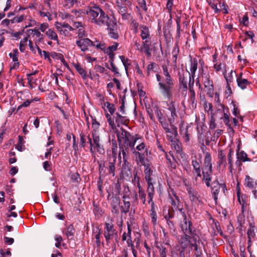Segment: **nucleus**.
Returning <instances> with one entry per match:
<instances>
[{"mask_svg":"<svg viewBox=\"0 0 257 257\" xmlns=\"http://www.w3.org/2000/svg\"><path fill=\"white\" fill-rule=\"evenodd\" d=\"M241 76L242 73L240 74L239 77L237 78L236 81L238 86L242 89H244L246 87L247 85L249 84V82L246 79L242 78Z\"/></svg>","mask_w":257,"mask_h":257,"instance_id":"473e14b6","label":"nucleus"},{"mask_svg":"<svg viewBox=\"0 0 257 257\" xmlns=\"http://www.w3.org/2000/svg\"><path fill=\"white\" fill-rule=\"evenodd\" d=\"M200 163L201 160L200 159H193L192 161V165L193 167V173H195L197 176L201 177V170H200Z\"/></svg>","mask_w":257,"mask_h":257,"instance_id":"cd10ccee","label":"nucleus"},{"mask_svg":"<svg viewBox=\"0 0 257 257\" xmlns=\"http://www.w3.org/2000/svg\"><path fill=\"white\" fill-rule=\"evenodd\" d=\"M122 198L123 199L124 206L122 207L121 212L126 213L129 211L131 204L129 201H126V199L128 198V197L126 194H124Z\"/></svg>","mask_w":257,"mask_h":257,"instance_id":"58836bf2","label":"nucleus"},{"mask_svg":"<svg viewBox=\"0 0 257 257\" xmlns=\"http://www.w3.org/2000/svg\"><path fill=\"white\" fill-rule=\"evenodd\" d=\"M104 106L106 107L108 111L111 114H113L115 110L114 106L113 104L110 103L108 102H105L104 103Z\"/></svg>","mask_w":257,"mask_h":257,"instance_id":"09e8293b","label":"nucleus"},{"mask_svg":"<svg viewBox=\"0 0 257 257\" xmlns=\"http://www.w3.org/2000/svg\"><path fill=\"white\" fill-rule=\"evenodd\" d=\"M28 41V37L24 38L20 41L19 45V49L21 52H23L26 49Z\"/></svg>","mask_w":257,"mask_h":257,"instance_id":"c03bdc74","label":"nucleus"},{"mask_svg":"<svg viewBox=\"0 0 257 257\" xmlns=\"http://www.w3.org/2000/svg\"><path fill=\"white\" fill-rule=\"evenodd\" d=\"M138 156L139 162H137L138 164H141L144 167V173L145 175L146 180H150L151 179H153L152 177L153 173V167L152 164H150L149 161L144 160V157L143 155L139 153L137 154Z\"/></svg>","mask_w":257,"mask_h":257,"instance_id":"6e6552de","label":"nucleus"},{"mask_svg":"<svg viewBox=\"0 0 257 257\" xmlns=\"http://www.w3.org/2000/svg\"><path fill=\"white\" fill-rule=\"evenodd\" d=\"M218 164L220 167L225 168L226 166V154L222 150L218 151Z\"/></svg>","mask_w":257,"mask_h":257,"instance_id":"bb28decb","label":"nucleus"},{"mask_svg":"<svg viewBox=\"0 0 257 257\" xmlns=\"http://www.w3.org/2000/svg\"><path fill=\"white\" fill-rule=\"evenodd\" d=\"M105 116L107 118V120L108 122V123L109 125L111 126V127L112 129L115 128V124L113 121V119H112L111 115L106 112L105 113Z\"/></svg>","mask_w":257,"mask_h":257,"instance_id":"bf43d9fd","label":"nucleus"},{"mask_svg":"<svg viewBox=\"0 0 257 257\" xmlns=\"http://www.w3.org/2000/svg\"><path fill=\"white\" fill-rule=\"evenodd\" d=\"M157 67V64L155 63H151L147 66L148 75H150L152 71H155V69Z\"/></svg>","mask_w":257,"mask_h":257,"instance_id":"680f3d73","label":"nucleus"},{"mask_svg":"<svg viewBox=\"0 0 257 257\" xmlns=\"http://www.w3.org/2000/svg\"><path fill=\"white\" fill-rule=\"evenodd\" d=\"M27 79H28L29 87L31 88H34L36 86V79H34L31 76V77H27Z\"/></svg>","mask_w":257,"mask_h":257,"instance_id":"69168bd1","label":"nucleus"},{"mask_svg":"<svg viewBox=\"0 0 257 257\" xmlns=\"http://www.w3.org/2000/svg\"><path fill=\"white\" fill-rule=\"evenodd\" d=\"M121 153L122 155L123 164L122 165L120 176L123 178L127 179L132 176V170L129 162L127 161L128 156L127 155V152L124 151L120 152L118 155L119 159H121Z\"/></svg>","mask_w":257,"mask_h":257,"instance_id":"423d86ee","label":"nucleus"},{"mask_svg":"<svg viewBox=\"0 0 257 257\" xmlns=\"http://www.w3.org/2000/svg\"><path fill=\"white\" fill-rule=\"evenodd\" d=\"M45 34L49 39L53 41H58V36L52 29H48V30L46 31Z\"/></svg>","mask_w":257,"mask_h":257,"instance_id":"4c0bfd02","label":"nucleus"},{"mask_svg":"<svg viewBox=\"0 0 257 257\" xmlns=\"http://www.w3.org/2000/svg\"><path fill=\"white\" fill-rule=\"evenodd\" d=\"M94 69L96 72H99L102 74H107V70L103 67L100 65H95Z\"/></svg>","mask_w":257,"mask_h":257,"instance_id":"0e129e2a","label":"nucleus"},{"mask_svg":"<svg viewBox=\"0 0 257 257\" xmlns=\"http://www.w3.org/2000/svg\"><path fill=\"white\" fill-rule=\"evenodd\" d=\"M209 4L211 8L214 10L215 13H217L220 11V10L217 8V3H215L214 0L210 1Z\"/></svg>","mask_w":257,"mask_h":257,"instance_id":"052dcab7","label":"nucleus"},{"mask_svg":"<svg viewBox=\"0 0 257 257\" xmlns=\"http://www.w3.org/2000/svg\"><path fill=\"white\" fill-rule=\"evenodd\" d=\"M25 28L32 27L37 26L38 23L31 16L27 15L25 21Z\"/></svg>","mask_w":257,"mask_h":257,"instance_id":"72a5a7b5","label":"nucleus"},{"mask_svg":"<svg viewBox=\"0 0 257 257\" xmlns=\"http://www.w3.org/2000/svg\"><path fill=\"white\" fill-rule=\"evenodd\" d=\"M170 203L172 205L173 208L179 211L182 216H185V211L183 208V205L180 202L179 197L176 195L173 191L171 193H169Z\"/></svg>","mask_w":257,"mask_h":257,"instance_id":"f8f14e48","label":"nucleus"},{"mask_svg":"<svg viewBox=\"0 0 257 257\" xmlns=\"http://www.w3.org/2000/svg\"><path fill=\"white\" fill-rule=\"evenodd\" d=\"M86 14L91 23L99 26L105 25L111 19L97 5L88 7Z\"/></svg>","mask_w":257,"mask_h":257,"instance_id":"7ed1b4c3","label":"nucleus"},{"mask_svg":"<svg viewBox=\"0 0 257 257\" xmlns=\"http://www.w3.org/2000/svg\"><path fill=\"white\" fill-rule=\"evenodd\" d=\"M26 34L28 38L30 39L29 40H31L32 39H33L36 46L39 45L44 40V36L41 33L40 31L38 29H28L26 31Z\"/></svg>","mask_w":257,"mask_h":257,"instance_id":"9b49d317","label":"nucleus"},{"mask_svg":"<svg viewBox=\"0 0 257 257\" xmlns=\"http://www.w3.org/2000/svg\"><path fill=\"white\" fill-rule=\"evenodd\" d=\"M179 105L175 101H171L167 103L166 114L171 123H173L178 118Z\"/></svg>","mask_w":257,"mask_h":257,"instance_id":"0eeeda50","label":"nucleus"},{"mask_svg":"<svg viewBox=\"0 0 257 257\" xmlns=\"http://www.w3.org/2000/svg\"><path fill=\"white\" fill-rule=\"evenodd\" d=\"M36 47L40 55H41L42 57L43 56L45 59H49V60L50 59L48 52H46V51H42L39 47V45H37V46Z\"/></svg>","mask_w":257,"mask_h":257,"instance_id":"864d4df0","label":"nucleus"},{"mask_svg":"<svg viewBox=\"0 0 257 257\" xmlns=\"http://www.w3.org/2000/svg\"><path fill=\"white\" fill-rule=\"evenodd\" d=\"M117 153L115 148H112V154L109 157L105 166L108 171V174L114 177L115 175V164L116 162Z\"/></svg>","mask_w":257,"mask_h":257,"instance_id":"1a4fd4ad","label":"nucleus"},{"mask_svg":"<svg viewBox=\"0 0 257 257\" xmlns=\"http://www.w3.org/2000/svg\"><path fill=\"white\" fill-rule=\"evenodd\" d=\"M18 55L19 52L18 49H15L13 50L12 53H10L9 54V56L12 58L13 61L15 62L14 67L17 66L18 67L19 65V60H18Z\"/></svg>","mask_w":257,"mask_h":257,"instance_id":"e433bc0d","label":"nucleus"},{"mask_svg":"<svg viewBox=\"0 0 257 257\" xmlns=\"http://www.w3.org/2000/svg\"><path fill=\"white\" fill-rule=\"evenodd\" d=\"M211 161V157L210 154L208 152L206 153L204 158V167H212V164Z\"/></svg>","mask_w":257,"mask_h":257,"instance_id":"79ce46f5","label":"nucleus"},{"mask_svg":"<svg viewBox=\"0 0 257 257\" xmlns=\"http://www.w3.org/2000/svg\"><path fill=\"white\" fill-rule=\"evenodd\" d=\"M63 3L64 6L70 8L73 7L74 5L77 3V0H63Z\"/></svg>","mask_w":257,"mask_h":257,"instance_id":"8fccbe9b","label":"nucleus"},{"mask_svg":"<svg viewBox=\"0 0 257 257\" xmlns=\"http://www.w3.org/2000/svg\"><path fill=\"white\" fill-rule=\"evenodd\" d=\"M148 184L147 187V193L148 196L149 198V200H152L155 194V189L154 187V184H155V182L154 181L153 179H150V180H146Z\"/></svg>","mask_w":257,"mask_h":257,"instance_id":"a878e982","label":"nucleus"},{"mask_svg":"<svg viewBox=\"0 0 257 257\" xmlns=\"http://www.w3.org/2000/svg\"><path fill=\"white\" fill-rule=\"evenodd\" d=\"M244 185L246 187L250 189H252L254 186L253 179L250 177L248 175L245 176Z\"/></svg>","mask_w":257,"mask_h":257,"instance_id":"a19ab883","label":"nucleus"},{"mask_svg":"<svg viewBox=\"0 0 257 257\" xmlns=\"http://www.w3.org/2000/svg\"><path fill=\"white\" fill-rule=\"evenodd\" d=\"M254 230L255 226L254 223H250L247 232L249 241H250L251 239L255 237V233Z\"/></svg>","mask_w":257,"mask_h":257,"instance_id":"c9c22d12","label":"nucleus"},{"mask_svg":"<svg viewBox=\"0 0 257 257\" xmlns=\"http://www.w3.org/2000/svg\"><path fill=\"white\" fill-rule=\"evenodd\" d=\"M73 27L74 28V30L75 29H78L77 36L79 38V39L85 38L84 37L87 36V34L84 30V28L81 22H74L73 24Z\"/></svg>","mask_w":257,"mask_h":257,"instance_id":"4be33fe9","label":"nucleus"},{"mask_svg":"<svg viewBox=\"0 0 257 257\" xmlns=\"http://www.w3.org/2000/svg\"><path fill=\"white\" fill-rule=\"evenodd\" d=\"M189 198L191 201L196 202V199L198 197L197 193L194 191H189Z\"/></svg>","mask_w":257,"mask_h":257,"instance_id":"338daca9","label":"nucleus"},{"mask_svg":"<svg viewBox=\"0 0 257 257\" xmlns=\"http://www.w3.org/2000/svg\"><path fill=\"white\" fill-rule=\"evenodd\" d=\"M163 215L166 220H169L174 217V211L173 209L165 207L163 210Z\"/></svg>","mask_w":257,"mask_h":257,"instance_id":"7c9ffc66","label":"nucleus"},{"mask_svg":"<svg viewBox=\"0 0 257 257\" xmlns=\"http://www.w3.org/2000/svg\"><path fill=\"white\" fill-rule=\"evenodd\" d=\"M211 188L213 198L215 201H216L217 199V196L220 188H222L223 192H224L225 190L226 189V186L225 184H219L217 182L212 183Z\"/></svg>","mask_w":257,"mask_h":257,"instance_id":"aec40b11","label":"nucleus"},{"mask_svg":"<svg viewBox=\"0 0 257 257\" xmlns=\"http://www.w3.org/2000/svg\"><path fill=\"white\" fill-rule=\"evenodd\" d=\"M27 18V15H22L19 16L15 17L12 19V24L19 23L25 21Z\"/></svg>","mask_w":257,"mask_h":257,"instance_id":"de8ad7c7","label":"nucleus"},{"mask_svg":"<svg viewBox=\"0 0 257 257\" xmlns=\"http://www.w3.org/2000/svg\"><path fill=\"white\" fill-rule=\"evenodd\" d=\"M238 157L243 162L248 161L247 154L243 151H241L238 154Z\"/></svg>","mask_w":257,"mask_h":257,"instance_id":"774afa93","label":"nucleus"},{"mask_svg":"<svg viewBox=\"0 0 257 257\" xmlns=\"http://www.w3.org/2000/svg\"><path fill=\"white\" fill-rule=\"evenodd\" d=\"M198 61L197 59H190V71L189 72V75L195 76V72L197 69Z\"/></svg>","mask_w":257,"mask_h":257,"instance_id":"c756f323","label":"nucleus"},{"mask_svg":"<svg viewBox=\"0 0 257 257\" xmlns=\"http://www.w3.org/2000/svg\"><path fill=\"white\" fill-rule=\"evenodd\" d=\"M104 230V237L107 241L111 239L114 234L115 229L113 225L111 223H105Z\"/></svg>","mask_w":257,"mask_h":257,"instance_id":"6ab92c4d","label":"nucleus"},{"mask_svg":"<svg viewBox=\"0 0 257 257\" xmlns=\"http://www.w3.org/2000/svg\"><path fill=\"white\" fill-rule=\"evenodd\" d=\"M233 71L231 70L230 72L228 74H224V77L226 79L227 84H229V83L231 82L233 80Z\"/></svg>","mask_w":257,"mask_h":257,"instance_id":"e2e57ef3","label":"nucleus"},{"mask_svg":"<svg viewBox=\"0 0 257 257\" xmlns=\"http://www.w3.org/2000/svg\"><path fill=\"white\" fill-rule=\"evenodd\" d=\"M169 64V62L168 61L167 64L162 66L164 78L162 79L161 75L157 74L156 78L159 82V87L161 93L164 97L170 98L172 96V89L174 85V81L170 75Z\"/></svg>","mask_w":257,"mask_h":257,"instance_id":"f03ea898","label":"nucleus"},{"mask_svg":"<svg viewBox=\"0 0 257 257\" xmlns=\"http://www.w3.org/2000/svg\"><path fill=\"white\" fill-rule=\"evenodd\" d=\"M56 28L61 35L66 37L70 36V31L74 30L73 27H72L68 24L65 23H64L63 24L57 23L56 25Z\"/></svg>","mask_w":257,"mask_h":257,"instance_id":"2eb2a0df","label":"nucleus"},{"mask_svg":"<svg viewBox=\"0 0 257 257\" xmlns=\"http://www.w3.org/2000/svg\"><path fill=\"white\" fill-rule=\"evenodd\" d=\"M167 137L169 141L171 142H173L174 140H177L176 139V135L177 134V128L175 126H171L169 131L166 132Z\"/></svg>","mask_w":257,"mask_h":257,"instance_id":"c85d7f7f","label":"nucleus"},{"mask_svg":"<svg viewBox=\"0 0 257 257\" xmlns=\"http://www.w3.org/2000/svg\"><path fill=\"white\" fill-rule=\"evenodd\" d=\"M191 234H185L184 236H182L180 239V244L183 249H185L189 245L194 246L195 249L197 250V246L195 244L191 242Z\"/></svg>","mask_w":257,"mask_h":257,"instance_id":"412c9836","label":"nucleus"},{"mask_svg":"<svg viewBox=\"0 0 257 257\" xmlns=\"http://www.w3.org/2000/svg\"><path fill=\"white\" fill-rule=\"evenodd\" d=\"M117 139L119 142V151H124L127 152L128 156L129 150L131 149L136 157L137 162H139L138 153L143 155L144 160L148 156V148L142 138L139 135H132L129 132L124 129L117 134Z\"/></svg>","mask_w":257,"mask_h":257,"instance_id":"f257e3e1","label":"nucleus"},{"mask_svg":"<svg viewBox=\"0 0 257 257\" xmlns=\"http://www.w3.org/2000/svg\"><path fill=\"white\" fill-rule=\"evenodd\" d=\"M159 121L162 124V125L164 129L165 130L166 132L167 131H169L171 126H174V125L173 124V123H171L170 122V124H168L166 122H165V118L164 117H163V119H162V121Z\"/></svg>","mask_w":257,"mask_h":257,"instance_id":"5fc2aeb1","label":"nucleus"},{"mask_svg":"<svg viewBox=\"0 0 257 257\" xmlns=\"http://www.w3.org/2000/svg\"><path fill=\"white\" fill-rule=\"evenodd\" d=\"M214 227H215L216 229L213 233L214 235H216L218 234H219L221 236H223V233L221 229L218 222H214Z\"/></svg>","mask_w":257,"mask_h":257,"instance_id":"603ef678","label":"nucleus"},{"mask_svg":"<svg viewBox=\"0 0 257 257\" xmlns=\"http://www.w3.org/2000/svg\"><path fill=\"white\" fill-rule=\"evenodd\" d=\"M133 41L135 43V45L136 47V49L140 51V52H144L145 53V48H144V41L142 42V45L141 46L139 42H138V41L136 39H133Z\"/></svg>","mask_w":257,"mask_h":257,"instance_id":"6e6d98bb","label":"nucleus"},{"mask_svg":"<svg viewBox=\"0 0 257 257\" xmlns=\"http://www.w3.org/2000/svg\"><path fill=\"white\" fill-rule=\"evenodd\" d=\"M105 43L99 42L96 40L93 41L91 46L96 48L97 49H100L102 51L104 49Z\"/></svg>","mask_w":257,"mask_h":257,"instance_id":"37998d69","label":"nucleus"},{"mask_svg":"<svg viewBox=\"0 0 257 257\" xmlns=\"http://www.w3.org/2000/svg\"><path fill=\"white\" fill-rule=\"evenodd\" d=\"M105 25L107 27L108 35L110 37L114 39H116L118 37V34L117 31L116 22L113 18H111V20Z\"/></svg>","mask_w":257,"mask_h":257,"instance_id":"4468645a","label":"nucleus"},{"mask_svg":"<svg viewBox=\"0 0 257 257\" xmlns=\"http://www.w3.org/2000/svg\"><path fill=\"white\" fill-rule=\"evenodd\" d=\"M24 143L23 138L21 136H19V143L16 147L18 151L22 152L25 149Z\"/></svg>","mask_w":257,"mask_h":257,"instance_id":"49530a36","label":"nucleus"},{"mask_svg":"<svg viewBox=\"0 0 257 257\" xmlns=\"http://www.w3.org/2000/svg\"><path fill=\"white\" fill-rule=\"evenodd\" d=\"M119 58L122 62L126 71L128 67L131 65V63L129 62V60L127 58H126L124 56H119Z\"/></svg>","mask_w":257,"mask_h":257,"instance_id":"13d9d810","label":"nucleus"},{"mask_svg":"<svg viewBox=\"0 0 257 257\" xmlns=\"http://www.w3.org/2000/svg\"><path fill=\"white\" fill-rule=\"evenodd\" d=\"M114 117L115 118V122L117 124L118 126H119L120 124L124 123L125 118L124 116H122L121 114L117 112L116 113L115 116Z\"/></svg>","mask_w":257,"mask_h":257,"instance_id":"a18cd8bd","label":"nucleus"},{"mask_svg":"<svg viewBox=\"0 0 257 257\" xmlns=\"http://www.w3.org/2000/svg\"><path fill=\"white\" fill-rule=\"evenodd\" d=\"M76 44L77 46L83 52L88 50V48L91 47L92 41L88 38L80 39L76 41Z\"/></svg>","mask_w":257,"mask_h":257,"instance_id":"a211bd4d","label":"nucleus"},{"mask_svg":"<svg viewBox=\"0 0 257 257\" xmlns=\"http://www.w3.org/2000/svg\"><path fill=\"white\" fill-rule=\"evenodd\" d=\"M75 230L72 225H69L65 230H63V233L65 234L69 240L73 239Z\"/></svg>","mask_w":257,"mask_h":257,"instance_id":"2f4dec72","label":"nucleus"},{"mask_svg":"<svg viewBox=\"0 0 257 257\" xmlns=\"http://www.w3.org/2000/svg\"><path fill=\"white\" fill-rule=\"evenodd\" d=\"M140 30V36L144 41V48H145V54L148 56L151 55V37L150 32L148 27L141 25L139 28Z\"/></svg>","mask_w":257,"mask_h":257,"instance_id":"39448f33","label":"nucleus"},{"mask_svg":"<svg viewBox=\"0 0 257 257\" xmlns=\"http://www.w3.org/2000/svg\"><path fill=\"white\" fill-rule=\"evenodd\" d=\"M234 151L232 149H230L229 151V153L228 154V163L229 164V172L232 173V166H233V158L232 156L233 155Z\"/></svg>","mask_w":257,"mask_h":257,"instance_id":"ea45409f","label":"nucleus"},{"mask_svg":"<svg viewBox=\"0 0 257 257\" xmlns=\"http://www.w3.org/2000/svg\"><path fill=\"white\" fill-rule=\"evenodd\" d=\"M100 126V123L95 118L92 117V127L93 131L92 132H98V130Z\"/></svg>","mask_w":257,"mask_h":257,"instance_id":"3c124183","label":"nucleus"},{"mask_svg":"<svg viewBox=\"0 0 257 257\" xmlns=\"http://www.w3.org/2000/svg\"><path fill=\"white\" fill-rule=\"evenodd\" d=\"M87 139L88 140V143L90 145V151L92 153L96 151L99 152L100 153H104V150L101 143L98 132H92L91 136L88 135Z\"/></svg>","mask_w":257,"mask_h":257,"instance_id":"20e7f679","label":"nucleus"},{"mask_svg":"<svg viewBox=\"0 0 257 257\" xmlns=\"http://www.w3.org/2000/svg\"><path fill=\"white\" fill-rule=\"evenodd\" d=\"M146 109L152 120H154L155 119L156 115L159 121H162V119H163V113L161 109L156 104L152 103L151 105L149 104L148 105H146Z\"/></svg>","mask_w":257,"mask_h":257,"instance_id":"9d476101","label":"nucleus"},{"mask_svg":"<svg viewBox=\"0 0 257 257\" xmlns=\"http://www.w3.org/2000/svg\"><path fill=\"white\" fill-rule=\"evenodd\" d=\"M118 46V44L116 42H115L112 46H109L107 48H106L105 46H104V49H103V51L105 53L108 55L110 60H114V54L113 53V52L117 50Z\"/></svg>","mask_w":257,"mask_h":257,"instance_id":"5701e85b","label":"nucleus"},{"mask_svg":"<svg viewBox=\"0 0 257 257\" xmlns=\"http://www.w3.org/2000/svg\"><path fill=\"white\" fill-rule=\"evenodd\" d=\"M202 173L203 175V179L205 181L206 186L208 187L210 186V181L211 180L212 167H204Z\"/></svg>","mask_w":257,"mask_h":257,"instance_id":"b1692460","label":"nucleus"},{"mask_svg":"<svg viewBox=\"0 0 257 257\" xmlns=\"http://www.w3.org/2000/svg\"><path fill=\"white\" fill-rule=\"evenodd\" d=\"M245 217L244 215L241 213L239 214L237 216V222L238 224V226L240 227V229H241L242 224L244 223Z\"/></svg>","mask_w":257,"mask_h":257,"instance_id":"4d7b16f0","label":"nucleus"},{"mask_svg":"<svg viewBox=\"0 0 257 257\" xmlns=\"http://www.w3.org/2000/svg\"><path fill=\"white\" fill-rule=\"evenodd\" d=\"M148 203L151 204V210H150V216L151 217L152 222L154 225H156L157 223V215L156 211L157 206L155 205L153 200H149Z\"/></svg>","mask_w":257,"mask_h":257,"instance_id":"393cba45","label":"nucleus"},{"mask_svg":"<svg viewBox=\"0 0 257 257\" xmlns=\"http://www.w3.org/2000/svg\"><path fill=\"white\" fill-rule=\"evenodd\" d=\"M202 82L204 84L205 91L210 96L212 97L214 92V86L213 82L210 79V75L208 73H204L202 76Z\"/></svg>","mask_w":257,"mask_h":257,"instance_id":"ddd939ff","label":"nucleus"},{"mask_svg":"<svg viewBox=\"0 0 257 257\" xmlns=\"http://www.w3.org/2000/svg\"><path fill=\"white\" fill-rule=\"evenodd\" d=\"M183 220L181 223V227L182 231L185 234H191L192 233V227L191 226V222L187 218L186 215L185 213V216H182Z\"/></svg>","mask_w":257,"mask_h":257,"instance_id":"f3484780","label":"nucleus"},{"mask_svg":"<svg viewBox=\"0 0 257 257\" xmlns=\"http://www.w3.org/2000/svg\"><path fill=\"white\" fill-rule=\"evenodd\" d=\"M109 200L111 206V212L113 213L118 214L119 213V208L120 202V199L119 196L117 195H112Z\"/></svg>","mask_w":257,"mask_h":257,"instance_id":"dca6fc26","label":"nucleus"},{"mask_svg":"<svg viewBox=\"0 0 257 257\" xmlns=\"http://www.w3.org/2000/svg\"><path fill=\"white\" fill-rule=\"evenodd\" d=\"M73 66L83 79H85L87 78L86 71L83 69V67H81L79 64H73Z\"/></svg>","mask_w":257,"mask_h":257,"instance_id":"f704fd0d","label":"nucleus"}]
</instances>
